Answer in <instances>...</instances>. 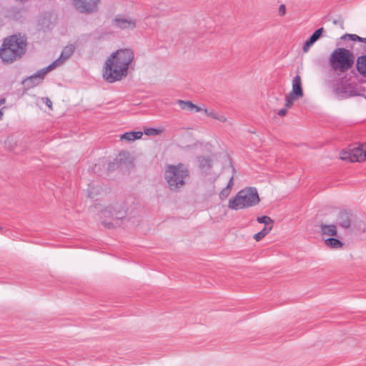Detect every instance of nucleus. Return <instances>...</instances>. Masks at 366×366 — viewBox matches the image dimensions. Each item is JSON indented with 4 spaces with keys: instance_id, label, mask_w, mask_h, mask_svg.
I'll return each mask as SVG.
<instances>
[{
    "instance_id": "31",
    "label": "nucleus",
    "mask_w": 366,
    "mask_h": 366,
    "mask_svg": "<svg viewBox=\"0 0 366 366\" xmlns=\"http://www.w3.org/2000/svg\"><path fill=\"white\" fill-rule=\"evenodd\" d=\"M285 11H286V9H285V5L284 4H281L280 6V8H279L280 14L283 16V15H285Z\"/></svg>"
},
{
    "instance_id": "22",
    "label": "nucleus",
    "mask_w": 366,
    "mask_h": 366,
    "mask_svg": "<svg viewBox=\"0 0 366 366\" xmlns=\"http://www.w3.org/2000/svg\"><path fill=\"white\" fill-rule=\"evenodd\" d=\"M302 97H299L297 94H293V92H290L286 97H285V107L290 108L294 102L299 99L300 98H302Z\"/></svg>"
},
{
    "instance_id": "33",
    "label": "nucleus",
    "mask_w": 366,
    "mask_h": 366,
    "mask_svg": "<svg viewBox=\"0 0 366 366\" xmlns=\"http://www.w3.org/2000/svg\"><path fill=\"white\" fill-rule=\"evenodd\" d=\"M333 90L335 91V93L337 94H341L342 93V91L339 88V86L336 84H334L333 85Z\"/></svg>"
},
{
    "instance_id": "5",
    "label": "nucleus",
    "mask_w": 366,
    "mask_h": 366,
    "mask_svg": "<svg viewBox=\"0 0 366 366\" xmlns=\"http://www.w3.org/2000/svg\"><path fill=\"white\" fill-rule=\"evenodd\" d=\"M328 61L332 69L343 73L352 66L355 56L350 50L345 48H337L330 54Z\"/></svg>"
},
{
    "instance_id": "17",
    "label": "nucleus",
    "mask_w": 366,
    "mask_h": 366,
    "mask_svg": "<svg viewBox=\"0 0 366 366\" xmlns=\"http://www.w3.org/2000/svg\"><path fill=\"white\" fill-rule=\"evenodd\" d=\"M203 112L207 117L220 122H226L227 121V117L223 114L216 112L214 109H204Z\"/></svg>"
},
{
    "instance_id": "19",
    "label": "nucleus",
    "mask_w": 366,
    "mask_h": 366,
    "mask_svg": "<svg viewBox=\"0 0 366 366\" xmlns=\"http://www.w3.org/2000/svg\"><path fill=\"white\" fill-rule=\"evenodd\" d=\"M143 133L142 132H129L123 134L120 137L121 140H126L127 142H133L142 138Z\"/></svg>"
},
{
    "instance_id": "18",
    "label": "nucleus",
    "mask_w": 366,
    "mask_h": 366,
    "mask_svg": "<svg viewBox=\"0 0 366 366\" xmlns=\"http://www.w3.org/2000/svg\"><path fill=\"white\" fill-rule=\"evenodd\" d=\"M320 229L322 235L335 237L337 234V227L335 224H321Z\"/></svg>"
},
{
    "instance_id": "32",
    "label": "nucleus",
    "mask_w": 366,
    "mask_h": 366,
    "mask_svg": "<svg viewBox=\"0 0 366 366\" xmlns=\"http://www.w3.org/2000/svg\"><path fill=\"white\" fill-rule=\"evenodd\" d=\"M287 109L288 108H284V109H282L278 111V115L279 116H281V117H284L286 114H287Z\"/></svg>"
},
{
    "instance_id": "7",
    "label": "nucleus",
    "mask_w": 366,
    "mask_h": 366,
    "mask_svg": "<svg viewBox=\"0 0 366 366\" xmlns=\"http://www.w3.org/2000/svg\"><path fill=\"white\" fill-rule=\"evenodd\" d=\"M336 224L350 234L357 232H364L366 230V226L363 222H352L351 214L346 211L340 212Z\"/></svg>"
},
{
    "instance_id": "6",
    "label": "nucleus",
    "mask_w": 366,
    "mask_h": 366,
    "mask_svg": "<svg viewBox=\"0 0 366 366\" xmlns=\"http://www.w3.org/2000/svg\"><path fill=\"white\" fill-rule=\"evenodd\" d=\"M74 50L75 47L74 45L69 44L66 46L63 49L61 55L57 59L53 61L48 66L40 69L34 75L31 76L29 79H26V82L31 86L38 85L39 83L41 82L45 75L48 72L55 69L56 67L63 64L72 55Z\"/></svg>"
},
{
    "instance_id": "25",
    "label": "nucleus",
    "mask_w": 366,
    "mask_h": 366,
    "mask_svg": "<svg viewBox=\"0 0 366 366\" xmlns=\"http://www.w3.org/2000/svg\"><path fill=\"white\" fill-rule=\"evenodd\" d=\"M232 186L233 184H227V187L220 192L219 197L221 199H224L229 196Z\"/></svg>"
},
{
    "instance_id": "30",
    "label": "nucleus",
    "mask_w": 366,
    "mask_h": 366,
    "mask_svg": "<svg viewBox=\"0 0 366 366\" xmlns=\"http://www.w3.org/2000/svg\"><path fill=\"white\" fill-rule=\"evenodd\" d=\"M184 184H180V186H183ZM169 188L172 191H177V189L179 188V184H169Z\"/></svg>"
},
{
    "instance_id": "11",
    "label": "nucleus",
    "mask_w": 366,
    "mask_h": 366,
    "mask_svg": "<svg viewBox=\"0 0 366 366\" xmlns=\"http://www.w3.org/2000/svg\"><path fill=\"white\" fill-rule=\"evenodd\" d=\"M99 0H74L76 9L81 13H92L97 10Z\"/></svg>"
},
{
    "instance_id": "38",
    "label": "nucleus",
    "mask_w": 366,
    "mask_h": 366,
    "mask_svg": "<svg viewBox=\"0 0 366 366\" xmlns=\"http://www.w3.org/2000/svg\"><path fill=\"white\" fill-rule=\"evenodd\" d=\"M2 116H3V114H2V112L0 111V119H1Z\"/></svg>"
},
{
    "instance_id": "10",
    "label": "nucleus",
    "mask_w": 366,
    "mask_h": 366,
    "mask_svg": "<svg viewBox=\"0 0 366 366\" xmlns=\"http://www.w3.org/2000/svg\"><path fill=\"white\" fill-rule=\"evenodd\" d=\"M200 172L205 175L215 176L217 174L218 165L209 157L200 156L197 158Z\"/></svg>"
},
{
    "instance_id": "16",
    "label": "nucleus",
    "mask_w": 366,
    "mask_h": 366,
    "mask_svg": "<svg viewBox=\"0 0 366 366\" xmlns=\"http://www.w3.org/2000/svg\"><path fill=\"white\" fill-rule=\"evenodd\" d=\"M292 89L291 92H293V94H297L299 97H303L304 93L302 87L301 77L300 75L297 74L292 79Z\"/></svg>"
},
{
    "instance_id": "12",
    "label": "nucleus",
    "mask_w": 366,
    "mask_h": 366,
    "mask_svg": "<svg viewBox=\"0 0 366 366\" xmlns=\"http://www.w3.org/2000/svg\"><path fill=\"white\" fill-rule=\"evenodd\" d=\"M115 27L120 29H134L136 27V21L132 18L118 16L113 21Z\"/></svg>"
},
{
    "instance_id": "2",
    "label": "nucleus",
    "mask_w": 366,
    "mask_h": 366,
    "mask_svg": "<svg viewBox=\"0 0 366 366\" xmlns=\"http://www.w3.org/2000/svg\"><path fill=\"white\" fill-rule=\"evenodd\" d=\"M26 46V39L23 36H10L5 39L0 49V57L4 63H12L22 56Z\"/></svg>"
},
{
    "instance_id": "26",
    "label": "nucleus",
    "mask_w": 366,
    "mask_h": 366,
    "mask_svg": "<svg viewBox=\"0 0 366 366\" xmlns=\"http://www.w3.org/2000/svg\"><path fill=\"white\" fill-rule=\"evenodd\" d=\"M129 157V153L125 152L120 153L118 157L116 159V162L118 164L119 167H122V161L127 159Z\"/></svg>"
},
{
    "instance_id": "27",
    "label": "nucleus",
    "mask_w": 366,
    "mask_h": 366,
    "mask_svg": "<svg viewBox=\"0 0 366 366\" xmlns=\"http://www.w3.org/2000/svg\"><path fill=\"white\" fill-rule=\"evenodd\" d=\"M342 39H349L351 41H362V37H360L357 34H346L341 37Z\"/></svg>"
},
{
    "instance_id": "21",
    "label": "nucleus",
    "mask_w": 366,
    "mask_h": 366,
    "mask_svg": "<svg viewBox=\"0 0 366 366\" xmlns=\"http://www.w3.org/2000/svg\"><path fill=\"white\" fill-rule=\"evenodd\" d=\"M325 244L326 246L332 249H340L343 246V243L340 239L334 237L326 239L325 240Z\"/></svg>"
},
{
    "instance_id": "8",
    "label": "nucleus",
    "mask_w": 366,
    "mask_h": 366,
    "mask_svg": "<svg viewBox=\"0 0 366 366\" xmlns=\"http://www.w3.org/2000/svg\"><path fill=\"white\" fill-rule=\"evenodd\" d=\"M189 175L187 167L183 164L169 165L165 172V178L168 183H184V179Z\"/></svg>"
},
{
    "instance_id": "15",
    "label": "nucleus",
    "mask_w": 366,
    "mask_h": 366,
    "mask_svg": "<svg viewBox=\"0 0 366 366\" xmlns=\"http://www.w3.org/2000/svg\"><path fill=\"white\" fill-rule=\"evenodd\" d=\"M177 104L179 105L182 109L188 111H194L195 112H203L204 109L194 104L190 101L178 100Z\"/></svg>"
},
{
    "instance_id": "35",
    "label": "nucleus",
    "mask_w": 366,
    "mask_h": 366,
    "mask_svg": "<svg viewBox=\"0 0 366 366\" xmlns=\"http://www.w3.org/2000/svg\"><path fill=\"white\" fill-rule=\"evenodd\" d=\"M233 179H234V177H230V178H229V182H228V183H229V184L232 183Z\"/></svg>"
},
{
    "instance_id": "14",
    "label": "nucleus",
    "mask_w": 366,
    "mask_h": 366,
    "mask_svg": "<svg viewBox=\"0 0 366 366\" xmlns=\"http://www.w3.org/2000/svg\"><path fill=\"white\" fill-rule=\"evenodd\" d=\"M103 192L101 184H88L86 196L90 199H97V197Z\"/></svg>"
},
{
    "instance_id": "37",
    "label": "nucleus",
    "mask_w": 366,
    "mask_h": 366,
    "mask_svg": "<svg viewBox=\"0 0 366 366\" xmlns=\"http://www.w3.org/2000/svg\"><path fill=\"white\" fill-rule=\"evenodd\" d=\"M361 41L366 44V38H362V41Z\"/></svg>"
},
{
    "instance_id": "1",
    "label": "nucleus",
    "mask_w": 366,
    "mask_h": 366,
    "mask_svg": "<svg viewBox=\"0 0 366 366\" xmlns=\"http://www.w3.org/2000/svg\"><path fill=\"white\" fill-rule=\"evenodd\" d=\"M134 61V53L130 48H123L112 52L102 68L103 79L107 83H114L125 79Z\"/></svg>"
},
{
    "instance_id": "29",
    "label": "nucleus",
    "mask_w": 366,
    "mask_h": 366,
    "mask_svg": "<svg viewBox=\"0 0 366 366\" xmlns=\"http://www.w3.org/2000/svg\"><path fill=\"white\" fill-rule=\"evenodd\" d=\"M41 101L44 103L50 109H52V102L48 97L41 98Z\"/></svg>"
},
{
    "instance_id": "20",
    "label": "nucleus",
    "mask_w": 366,
    "mask_h": 366,
    "mask_svg": "<svg viewBox=\"0 0 366 366\" xmlns=\"http://www.w3.org/2000/svg\"><path fill=\"white\" fill-rule=\"evenodd\" d=\"M357 69L361 75L366 77V55H362L357 58Z\"/></svg>"
},
{
    "instance_id": "23",
    "label": "nucleus",
    "mask_w": 366,
    "mask_h": 366,
    "mask_svg": "<svg viewBox=\"0 0 366 366\" xmlns=\"http://www.w3.org/2000/svg\"><path fill=\"white\" fill-rule=\"evenodd\" d=\"M272 229V227L267 226L264 227V228L259 232L258 233L255 234L254 236V239L259 242L261 239H262Z\"/></svg>"
},
{
    "instance_id": "4",
    "label": "nucleus",
    "mask_w": 366,
    "mask_h": 366,
    "mask_svg": "<svg viewBox=\"0 0 366 366\" xmlns=\"http://www.w3.org/2000/svg\"><path fill=\"white\" fill-rule=\"evenodd\" d=\"M102 217L111 219L102 221V224L107 228H113L121 225V222L127 214L126 204L124 201L116 202L105 207L101 211Z\"/></svg>"
},
{
    "instance_id": "39",
    "label": "nucleus",
    "mask_w": 366,
    "mask_h": 366,
    "mask_svg": "<svg viewBox=\"0 0 366 366\" xmlns=\"http://www.w3.org/2000/svg\"><path fill=\"white\" fill-rule=\"evenodd\" d=\"M1 230H2V228H1V227H0V231H1Z\"/></svg>"
},
{
    "instance_id": "9",
    "label": "nucleus",
    "mask_w": 366,
    "mask_h": 366,
    "mask_svg": "<svg viewBox=\"0 0 366 366\" xmlns=\"http://www.w3.org/2000/svg\"><path fill=\"white\" fill-rule=\"evenodd\" d=\"M340 159L351 162H362L366 160V144H362L349 151H342Z\"/></svg>"
},
{
    "instance_id": "36",
    "label": "nucleus",
    "mask_w": 366,
    "mask_h": 366,
    "mask_svg": "<svg viewBox=\"0 0 366 366\" xmlns=\"http://www.w3.org/2000/svg\"><path fill=\"white\" fill-rule=\"evenodd\" d=\"M338 23H339L338 20L335 19V20L333 21V24H337Z\"/></svg>"
},
{
    "instance_id": "28",
    "label": "nucleus",
    "mask_w": 366,
    "mask_h": 366,
    "mask_svg": "<svg viewBox=\"0 0 366 366\" xmlns=\"http://www.w3.org/2000/svg\"><path fill=\"white\" fill-rule=\"evenodd\" d=\"M162 132V130L161 129H154V128H149V129H146L144 130V133L145 134L147 135H152V136H154V135H158L160 133Z\"/></svg>"
},
{
    "instance_id": "34",
    "label": "nucleus",
    "mask_w": 366,
    "mask_h": 366,
    "mask_svg": "<svg viewBox=\"0 0 366 366\" xmlns=\"http://www.w3.org/2000/svg\"><path fill=\"white\" fill-rule=\"evenodd\" d=\"M5 102H6V99H5L4 98H1V99H0V107H1V105H3V104L5 103Z\"/></svg>"
},
{
    "instance_id": "13",
    "label": "nucleus",
    "mask_w": 366,
    "mask_h": 366,
    "mask_svg": "<svg viewBox=\"0 0 366 366\" xmlns=\"http://www.w3.org/2000/svg\"><path fill=\"white\" fill-rule=\"evenodd\" d=\"M324 31L323 28H320L317 29L310 37L308 40H307L303 46V51L305 53L307 52L310 48L320 38Z\"/></svg>"
},
{
    "instance_id": "3",
    "label": "nucleus",
    "mask_w": 366,
    "mask_h": 366,
    "mask_svg": "<svg viewBox=\"0 0 366 366\" xmlns=\"http://www.w3.org/2000/svg\"><path fill=\"white\" fill-rule=\"evenodd\" d=\"M259 197L255 187H247L237 192L235 197L231 198L228 202V207L233 210H238L250 207L257 204Z\"/></svg>"
},
{
    "instance_id": "24",
    "label": "nucleus",
    "mask_w": 366,
    "mask_h": 366,
    "mask_svg": "<svg viewBox=\"0 0 366 366\" xmlns=\"http://www.w3.org/2000/svg\"><path fill=\"white\" fill-rule=\"evenodd\" d=\"M257 221L259 223L264 224V227L270 226L272 228L273 227L274 221L268 216L259 217H257Z\"/></svg>"
}]
</instances>
